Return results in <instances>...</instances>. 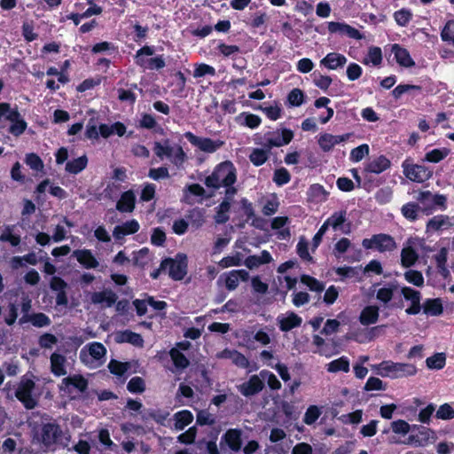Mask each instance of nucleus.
<instances>
[{"mask_svg": "<svg viewBox=\"0 0 454 454\" xmlns=\"http://www.w3.org/2000/svg\"><path fill=\"white\" fill-rule=\"evenodd\" d=\"M433 249L427 245L424 239L419 237H410L403 244L401 251V264L404 268H410L415 265L419 254L427 255Z\"/></svg>", "mask_w": 454, "mask_h": 454, "instance_id": "1", "label": "nucleus"}, {"mask_svg": "<svg viewBox=\"0 0 454 454\" xmlns=\"http://www.w3.org/2000/svg\"><path fill=\"white\" fill-rule=\"evenodd\" d=\"M237 179L236 168L231 161L218 164L211 175L207 176L205 184L209 188L218 189L222 186L231 188Z\"/></svg>", "mask_w": 454, "mask_h": 454, "instance_id": "2", "label": "nucleus"}, {"mask_svg": "<svg viewBox=\"0 0 454 454\" xmlns=\"http://www.w3.org/2000/svg\"><path fill=\"white\" fill-rule=\"evenodd\" d=\"M372 370L381 377L391 379L413 376L418 372L417 367L412 364L395 363L391 360L373 364Z\"/></svg>", "mask_w": 454, "mask_h": 454, "instance_id": "3", "label": "nucleus"}, {"mask_svg": "<svg viewBox=\"0 0 454 454\" xmlns=\"http://www.w3.org/2000/svg\"><path fill=\"white\" fill-rule=\"evenodd\" d=\"M39 395L34 377L28 374L23 375L15 390L17 399L26 409L32 410L36 406Z\"/></svg>", "mask_w": 454, "mask_h": 454, "instance_id": "4", "label": "nucleus"}, {"mask_svg": "<svg viewBox=\"0 0 454 454\" xmlns=\"http://www.w3.org/2000/svg\"><path fill=\"white\" fill-rule=\"evenodd\" d=\"M153 151L160 160L167 158L177 168L183 167L187 159L183 148L177 145H171L168 139L155 142Z\"/></svg>", "mask_w": 454, "mask_h": 454, "instance_id": "5", "label": "nucleus"}, {"mask_svg": "<svg viewBox=\"0 0 454 454\" xmlns=\"http://www.w3.org/2000/svg\"><path fill=\"white\" fill-rule=\"evenodd\" d=\"M106 348L100 342L85 345L80 351L81 361L90 368H97L106 361Z\"/></svg>", "mask_w": 454, "mask_h": 454, "instance_id": "6", "label": "nucleus"}, {"mask_svg": "<svg viewBox=\"0 0 454 454\" xmlns=\"http://www.w3.org/2000/svg\"><path fill=\"white\" fill-rule=\"evenodd\" d=\"M294 133L288 129L268 131L261 137H256L255 143L270 151L273 147H281L289 144Z\"/></svg>", "mask_w": 454, "mask_h": 454, "instance_id": "7", "label": "nucleus"}, {"mask_svg": "<svg viewBox=\"0 0 454 454\" xmlns=\"http://www.w3.org/2000/svg\"><path fill=\"white\" fill-rule=\"evenodd\" d=\"M418 202L421 205V211L427 215L439 208L445 210L447 208V197L443 194H434L430 191H424L419 193Z\"/></svg>", "mask_w": 454, "mask_h": 454, "instance_id": "8", "label": "nucleus"}, {"mask_svg": "<svg viewBox=\"0 0 454 454\" xmlns=\"http://www.w3.org/2000/svg\"><path fill=\"white\" fill-rule=\"evenodd\" d=\"M88 387V380L80 374H73L64 378L59 389L70 398H75L83 394Z\"/></svg>", "mask_w": 454, "mask_h": 454, "instance_id": "9", "label": "nucleus"}, {"mask_svg": "<svg viewBox=\"0 0 454 454\" xmlns=\"http://www.w3.org/2000/svg\"><path fill=\"white\" fill-rule=\"evenodd\" d=\"M161 269L174 280H182L187 273V256L178 254L175 258L165 259L161 262Z\"/></svg>", "mask_w": 454, "mask_h": 454, "instance_id": "10", "label": "nucleus"}, {"mask_svg": "<svg viewBox=\"0 0 454 454\" xmlns=\"http://www.w3.org/2000/svg\"><path fill=\"white\" fill-rule=\"evenodd\" d=\"M402 168L403 175L409 180L416 183H424L433 175L431 169L423 165L413 164L409 159L402 163Z\"/></svg>", "mask_w": 454, "mask_h": 454, "instance_id": "11", "label": "nucleus"}, {"mask_svg": "<svg viewBox=\"0 0 454 454\" xmlns=\"http://www.w3.org/2000/svg\"><path fill=\"white\" fill-rule=\"evenodd\" d=\"M143 54L153 56L154 54L153 47L144 46L136 52L135 62L137 66L143 67L144 69L159 70L166 66L163 56L160 55L156 57H151L148 61H145L142 59Z\"/></svg>", "mask_w": 454, "mask_h": 454, "instance_id": "12", "label": "nucleus"}, {"mask_svg": "<svg viewBox=\"0 0 454 454\" xmlns=\"http://www.w3.org/2000/svg\"><path fill=\"white\" fill-rule=\"evenodd\" d=\"M362 245L365 249H376L379 252L393 251L396 243L393 237L387 234H376L370 239H364Z\"/></svg>", "mask_w": 454, "mask_h": 454, "instance_id": "13", "label": "nucleus"}, {"mask_svg": "<svg viewBox=\"0 0 454 454\" xmlns=\"http://www.w3.org/2000/svg\"><path fill=\"white\" fill-rule=\"evenodd\" d=\"M184 137L192 145L207 153H213L216 152L223 145V142L221 140H213L208 137H198L190 131L185 132Z\"/></svg>", "mask_w": 454, "mask_h": 454, "instance_id": "14", "label": "nucleus"}, {"mask_svg": "<svg viewBox=\"0 0 454 454\" xmlns=\"http://www.w3.org/2000/svg\"><path fill=\"white\" fill-rule=\"evenodd\" d=\"M326 220L333 231H340L342 234H349L351 232V223L348 220L345 210L334 212Z\"/></svg>", "mask_w": 454, "mask_h": 454, "instance_id": "15", "label": "nucleus"}, {"mask_svg": "<svg viewBox=\"0 0 454 454\" xmlns=\"http://www.w3.org/2000/svg\"><path fill=\"white\" fill-rule=\"evenodd\" d=\"M453 222L449 215H437L430 218L426 224V232L432 234L437 231L449 230L453 226Z\"/></svg>", "mask_w": 454, "mask_h": 454, "instance_id": "16", "label": "nucleus"}, {"mask_svg": "<svg viewBox=\"0 0 454 454\" xmlns=\"http://www.w3.org/2000/svg\"><path fill=\"white\" fill-rule=\"evenodd\" d=\"M90 300L91 303L104 309L113 306L117 300V295L112 290L106 289L100 292L91 293L90 294Z\"/></svg>", "mask_w": 454, "mask_h": 454, "instance_id": "17", "label": "nucleus"}, {"mask_svg": "<svg viewBox=\"0 0 454 454\" xmlns=\"http://www.w3.org/2000/svg\"><path fill=\"white\" fill-rule=\"evenodd\" d=\"M277 322L282 332H288L299 327L302 323V318L293 311H287L278 315Z\"/></svg>", "mask_w": 454, "mask_h": 454, "instance_id": "18", "label": "nucleus"}, {"mask_svg": "<svg viewBox=\"0 0 454 454\" xmlns=\"http://www.w3.org/2000/svg\"><path fill=\"white\" fill-rule=\"evenodd\" d=\"M263 382L259 375H253L249 380L237 387L244 396H251L258 394L263 388Z\"/></svg>", "mask_w": 454, "mask_h": 454, "instance_id": "19", "label": "nucleus"}, {"mask_svg": "<svg viewBox=\"0 0 454 454\" xmlns=\"http://www.w3.org/2000/svg\"><path fill=\"white\" fill-rule=\"evenodd\" d=\"M391 53L394 55V59L399 66L405 68H411L415 66V61L411 58L409 51L400 44L394 43L391 46Z\"/></svg>", "mask_w": 454, "mask_h": 454, "instance_id": "20", "label": "nucleus"}, {"mask_svg": "<svg viewBox=\"0 0 454 454\" xmlns=\"http://www.w3.org/2000/svg\"><path fill=\"white\" fill-rule=\"evenodd\" d=\"M350 134H343L335 136L330 133H324L320 135L318 138V145L324 152L331 151L336 145L346 142L349 137Z\"/></svg>", "mask_w": 454, "mask_h": 454, "instance_id": "21", "label": "nucleus"}, {"mask_svg": "<svg viewBox=\"0 0 454 454\" xmlns=\"http://www.w3.org/2000/svg\"><path fill=\"white\" fill-rule=\"evenodd\" d=\"M348 59L339 52H330L320 60V66L328 70H338L343 68Z\"/></svg>", "mask_w": 454, "mask_h": 454, "instance_id": "22", "label": "nucleus"}, {"mask_svg": "<svg viewBox=\"0 0 454 454\" xmlns=\"http://www.w3.org/2000/svg\"><path fill=\"white\" fill-rule=\"evenodd\" d=\"M328 30L333 34H339L347 35L353 39H361L362 35L360 32L346 23L331 21L328 23Z\"/></svg>", "mask_w": 454, "mask_h": 454, "instance_id": "23", "label": "nucleus"}, {"mask_svg": "<svg viewBox=\"0 0 454 454\" xmlns=\"http://www.w3.org/2000/svg\"><path fill=\"white\" fill-rule=\"evenodd\" d=\"M236 193L235 188H229L226 190L225 200L219 205L215 220L217 223H224L229 220L228 212L231 207L230 200Z\"/></svg>", "mask_w": 454, "mask_h": 454, "instance_id": "24", "label": "nucleus"}, {"mask_svg": "<svg viewBox=\"0 0 454 454\" xmlns=\"http://www.w3.org/2000/svg\"><path fill=\"white\" fill-rule=\"evenodd\" d=\"M61 430L56 424L49 423L43 426L41 439L44 445L50 446L56 442L60 436Z\"/></svg>", "mask_w": 454, "mask_h": 454, "instance_id": "25", "label": "nucleus"}, {"mask_svg": "<svg viewBox=\"0 0 454 454\" xmlns=\"http://www.w3.org/2000/svg\"><path fill=\"white\" fill-rule=\"evenodd\" d=\"M140 225L135 219L127 221L121 225L114 227L113 236L115 239L120 240L127 235H131L138 231Z\"/></svg>", "mask_w": 454, "mask_h": 454, "instance_id": "26", "label": "nucleus"}, {"mask_svg": "<svg viewBox=\"0 0 454 454\" xmlns=\"http://www.w3.org/2000/svg\"><path fill=\"white\" fill-rule=\"evenodd\" d=\"M248 272L245 270H231L225 275V286L228 290H235L240 281L248 279Z\"/></svg>", "mask_w": 454, "mask_h": 454, "instance_id": "27", "label": "nucleus"}, {"mask_svg": "<svg viewBox=\"0 0 454 454\" xmlns=\"http://www.w3.org/2000/svg\"><path fill=\"white\" fill-rule=\"evenodd\" d=\"M73 256L86 269H95L98 262L89 249H80L73 252Z\"/></svg>", "mask_w": 454, "mask_h": 454, "instance_id": "28", "label": "nucleus"}, {"mask_svg": "<svg viewBox=\"0 0 454 454\" xmlns=\"http://www.w3.org/2000/svg\"><path fill=\"white\" fill-rule=\"evenodd\" d=\"M7 120L12 122L9 129L10 132L16 137L21 135L27 129V122L20 117L16 108L8 114Z\"/></svg>", "mask_w": 454, "mask_h": 454, "instance_id": "29", "label": "nucleus"}, {"mask_svg": "<svg viewBox=\"0 0 454 454\" xmlns=\"http://www.w3.org/2000/svg\"><path fill=\"white\" fill-rule=\"evenodd\" d=\"M136 195L132 191L123 192L116 204V208L122 213L132 212L135 208Z\"/></svg>", "mask_w": 454, "mask_h": 454, "instance_id": "30", "label": "nucleus"}, {"mask_svg": "<svg viewBox=\"0 0 454 454\" xmlns=\"http://www.w3.org/2000/svg\"><path fill=\"white\" fill-rule=\"evenodd\" d=\"M229 448L233 451H239L241 448V431L229 429L222 437Z\"/></svg>", "mask_w": 454, "mask_h": 454, "instance_id": "31", "label": "nucleus"}, {"mask_svg": "<svg viewBox=\"0 0 454 454\" xmlns=\"http://www.w3.org/2000/svg\"><path fill=\"white\" fill-rule=\"evenodd\" d=\"M67 359L63 355L53 353L51 356V370L55 376H63L67 374Z\"/></svg>", "mask_w": 454, "mask_h": 454, "instance_id": "32", "label": "nucleus"}, {"mask_svg": "<svg viewBox=\"0 0 454 454\" xmlns=\"http://www.w3.org/2000/svg\"><path fill=\"white\" fill-rule=\"evenodd\" d=\"M390 167L389 160L380 155L371 160L365 167V170L374 174H380Z\"/></svg>", "mask_w": 454, "mask_h": 454, "instance_id": "33", "label": "nucleus"}, {"mask_svg": "<svg viewBox=\"0 0 454 454\" xmlns=\"http://www.w3.org/2000/svg\"><path fill=\"white\" fill-rule=\"evenodd\" d=\"M0 240L17 247L20 243V237L14 233V225H4L0 228Z\"/></svg>", "mask_w": 454, "mask_h": 454, "instance_id": "34", "label": "nucleus"}, {"mask_svg": "<svg viewBox=\"0 0 454 454\" xmlns=\"http://www.w3.org/2000/svg\"><path fill=\"white\" fill-rule=\"evenodd\" d=\"M379 318V308L376 306L365 307L360 314L359 321L364 325L375 324Z\"/></svg>", "mask_w": 454, "mask_h": 454, "instance_id": "35", "label": "nucleus"}, {"mask_svg": "<svg viewBox=\"0 0 454 454\" xmlns=\"http://www.w3.org/2000/svg\"><path fill=\"white\" fill-rule=\"evenodd\" d=\"M382 51L380 47L372 46L363 59V64L366 66L379 67L382 62Z\"/></svg>", "mask_w": 454, "mask_h": 454, "instance_id": "36", "label": "nucleus"}, {"mask_svg": "<svg viewBox=\"0 0 454 454\" xmlns=\"http://www.w3.org/2000/svg\"><path fill=\"white\" fill-rule=\"evenodd\" d=\"M328 197V192L325 188L318 184L310 185L308 190V198L310 201L320 203L325 201Z\"/></svg>", "mask_w": 454, "mask_h": 454, "instance_id": "37", "label": "nucleus"}, {"mask_svg": "<svg viewBox=\"0 0 454 454\" xmlns=\"http://www.w3.org/2000/svg\"><path fill=\"white\" fill-rule=\"evenodd\" d=\"M88 165V158L86 155L80 156L76 159L69 160L66 164V171L76 175L82 172Z\"/></svg>", "mask_w": 454, "mask_h": 454, "instance_id": "38", "label": "nucleus"}, {"mask_svg": "<svg viewBox=\"0 0 454 454\" xmlns=\"http://www.w3.org/2000/svg\"><path fill=\"white\" fill-rule=\"evenodd\" d=\"M350 364L347 356H341L338 359L333 360L326 364V370L329 372L336 373L339 372H349Z\"/></svg>", "mask_w": 454, "mask_h": 454, "instance_id": "39", "label": "nucleus"}, {"mask_svg": "<svg viewBox=\"0 0 454 454\" xmlns=\"http://www.w3.org/2000/svg\"><path fill=\"white\" fill-rule=\"evenodd\" d=\"M175 428L176 430H183L185 427L190 425L193 420V415L190 411L183 410L174 415Z\"/></svg>", "mask_w": 454, "mask_h": 454, "instance_id": "40", "label": "nucleus"}, {"mask_svg": "<svg viewBox=\"0 0 454 454\" xmlns=\"http://www.w3.org/2000/svg\"><path fill=\"white\" fill-rule=\"evenodd\" d=\"M116 340L118 342H128L134 346L140 347L143 345V338L140 334L130 332V331H124L121 333H119L116 335Z\"/></svg>", "mask_w": 454, "mask_h": 454, "instance_id": "41", "label": "nucleus"}, {"mask_svg": "<svg viewBox=\"0 0 454 454\" xmlns=\"http://www.w3.org/2000/svg\"><path fill=\"white\" fill-rule=\"evenodd\" d=\"M270 153V151L262 146V148H254L249 154V160L254 166H262L267 161Z\"/></svg>", "mask_w": 454, "mask_h": 454, "instance_id": "42", "label": "nucleus"}, {"mask_svg": "<svg viewBox=\"0 0 454 454\" xmlns=\"http://www.w3.org/2000/svg\"><path fill=\"white\" fill-rule=\"evenodd\" d=\"M421 210V205L414 202H409L403 205L401 213L404 218L410 222H414L419 218V212Z\"/></svg>", "mask_w": 454, "mask_h": 454, "instance_id": "43", "label": "nucleus"}, {"mask_svg": "<svg viewBox=\"0 0 454 454\" xmlns=\"http://www.w3.org/2000/svg\"><path fill=\"white\" fill-rule=\"evenodd\" d=\"M27 321H29L34 326L36 327H43L51 324V319L43 313H35L30 315L27 318L23 317L20 319V324H24Z\"/></svg>", "mask_w": 454, "mask_h": 454, "instance_id": "44", "label": "nucleus"}, {"mask_svg": "<svg viewBox=\"0 0 454 454\" xmlns=\"http://www.w3.org/2000/svg\"><path fill=\"white\" fill-rule=\"evenodd\" d=\"M424 313L430 316H439L442 313V304L440 299H428L423 304Z\"/></svg>", "mask_w": 454, "mask_h": 454, "instance_id": "45", "label": "nucleus"}, {"mask_svg": "<svg viewBox=\"0 0 454 454\" xmlns=\"http://www.w3.org/2000/svg\"><path fill=\"white\" fill-rule=\"evenodd\" d=\"M170 357L173 361L175 367L177 370H184L188 367L189 360L186 356L176 348H173L169 352Z\"/></svg>", "mask_w": 454, "mask_h": 454, "instance_id": "46", "label": "nucleus"}, {"mask_svg": "<svg viewBox=\"0 0 454 454\" xmlns=\"http://www.w3.org/2000/svg\"><path fill=\"white\" fill-rule=\"evenodd\" d=\"M426 364L428 369L441 370L446 364V355L444 353H435L426 359Z\"/></svg>", "mask_w": 454, "mask_h": 454, "instance_id": "47", "label": "nucleus"}, {"mask_svg": "<svg viewBox=\"0 0 454 454\" xmlns=\"http://www.w3.org/2000/svg\"><path fill=\"white\" fill-rule=\"evenodd\" d=\"M287 221V217L278 216L275 217L271 222L272 229L280 230L278 233V237L279 239H285L289 236V231L287 229H283V227L286 224Z\"/></svg>", "mask_w": 454, "mask_h": 454, "instance_id": "48", "label": "nucleus"}, {"mask_svg": "<svg viewBox=\"0 0 454 454\" xmlns=\"http://www.w3.org/2000/svg\"><path fill=\"white\" fill-rule=\"evenodd\" d=\"M370 153V148L367 144H363L351 150L349 160L352 162H359Z\"/></svg>", "mask_w": 454, "mask_h": 454, "instance_id": "49", "label": "nucleus"}, {"mask_svg": "<svg viewBox=\"0 0 454 454\" xmlns=\"http://www.w3.org/2000/svg\"><path fill=\"white\" fill-rule=\"evenodd\" d=\"M301 282L312 292L321 293L325 289V286L322 282L309 275H302L301 277Z\"/></svg>", "mask_w": 454, "mask_h": 454, "instance_id": "50", "label": "nucleus"}, {"mask_svg": "<svg viewBox=\"0 0 454 454\" xmlns=\"http://www.w3.org/2000/svg\"><path fill=\"white\" fill-rule=\"evenodd\" d=\"M260 376L262 382L265 380L268 386L273 389L278 390L281 388V382L278 380L275 374L270 371L262 370L260 372Z\"/></svg>", "mask_w": 454, "mask_h": 454, "instance_id": "51", "label": "nucleus"}, {"mask_svg": "<svg viewBox=\"0 0 454 454\" xmlns=\"http://www.w3.org/2000/svg\"><path fill=\"white\" fill-rule=\"evenodd\" d=\"M404 279L416 286H422L424 285V277L419 270H409L403 274Z\"/></svg>", "mask_w": 454, "mask_h": 454, "instance_id": "52", "label": "nucleus"}, {"mask_svg": "<svg viewBox=\"0 0 454 454\" xmlns=\"http://www.w3.org/2000/svg\"><path fill=\"white\" fill-rule=\"evenodd\" d=\"M239 120L242 121L241 123L250 129H255L261 124V118L254 114L243 113L239 116Z\"/></svg>", "mask_w": 454, "mask_h": 454, "instance_id": "53", "label": "nucleus"}, {"mask_svg": "<svg viewBox=\"0 0 454 454\" xmlns=\"http://www.w3.org/2000/svg\"><path fill=\"white\" fill-rule=\"evenodd\" d=\"M449 153V151L443 149H434L427 152L425 155V160L428 162L437 163L443 160Z\"/></svg>", "mask_w": 454, "mask_h": 454, "instance_id": "54", "label": "nucleus"}, {"mask_svg": "<svg viewBox=\"0 0 454 454\" xmlns=\"http://www.w3.org/2000/svg\"><path fill=\"white\" fill-rule=\"evenodd\" d=\"M441 38L443 42L454 45V20H451L446 22L441 32Z\"/></svg>", "mask_w": 454, "mask_h": 454, "instance_id": "55", "label": "nucleus"}, {"mask_svg": "<svg viewBox=\"0 0 454 454\" xmlns=\"http://www.w3.org/2000/svg\"><path fill=\"white\" fill-rule=\"evenodd\" d=\"M395 287L393 286H386L376 291V298L383 303L390 301L394 295Z\"/></svg>", "mask_w": 454, "mask_h": 454, "instance_id": "56", "label": "nucleus"}, {"mask_svg": "<svg viewBox=\"0 0 454 454\" xmlns=\"http://www.w3.org/2000/svg\"><path fill=\"white\" fill-rule=\"evenodd\" d=\"M242 262V255L239 253H236L232 255H228L223 257L219 262L218 265L223 268H230L233 266H239Z\"/></svg>", "mask_w": 454, "mask_h": 454, "instance_id": "57", "label": "nucleus"}, {"mask_svg": "<svg viewBox=\"0 0 454 454\" xmlns=\"http://www.w3.org/2000/svg\"><path fill=\"white\" fill-rule=\"evenodd\" d=\"M215 74V69L214 67L209 66L205 63H200L195 65V68L193 71V76L195 78L203 77L205 75L214 76Z\"/></svg>", "mask_w": 454, "mask_h": 454, "instance_id": "58", "label": "nucleus"}, {"mask_svg": "<svg viewBox=\"0 0 454 454\" xmlns=\"http://www.w3.org/2000/svg\"><path fill=\"white\" fill-rule=\"evenodd\" d=\"M25 162L33 170L42 171L43 169V162L41 160V158L35 153L27 154Z\"/></svg>", "mask_w": 454, "mask_h": 454, "instance_id": "59", "label": "nucleus"}, {"mask_svg": "<svg viewBox=\"0 0 454 454\" xmlns=\"http://www.w3.org/2000/svg\"><path fill=\"white\" fill-rule=\"evenodd\" d=\"M394 18L399 26L405 27L411 21L412 13L410 10L401 9L394 13Z\"/></svg>", "mask_w": 454, "mask_h": 454, "instance_id": "60", "label": "nucleus"}, {"mask_svg": "<svg viewBox=\"0 0 454 454\" xmlns=\"http://www.w3.org/2000/svg\"><path fill=\"white\" fill-rule=\"evenodd\" d=\"M336 274L341 278V280L345 278H355L358 277L359 270L356 267H339L335 270Z\"/></svg>", "mask_w": 454, "mask_h": 454, "instance_id": "61", "label": "nucleus"}, {"mask_svg": "<svg viewBox=\"0 0 454 454\" xmlns=\"http://www.w3.org/2000/svg\"><path fill=\"white\" fill-rule=\"evenodd\" d=\"M391 429L396 434L406 435L410 430L411 426L403 419H397L391 423Z\"/></svg>", "mask_w": 454, "mask_h": 454, "instance_id": "62", "label": "nucleus"}, {"mask_svg": "<svg viewBox=\"0 0 454 454\" xmlns=\"http://www.w3.org/2000/svg\"><path fill=\"white\" fill-rule=\"evenodd\" d=\"M313 75V82L315 86H317L322 90H327L333 82L332 78L328 75H323L316 73H314Z\"/></svg>", "mask_w": 454, "mask_h": 454, "instance_id": "63", "label": "nucleus"}, {"mask_svg": "<svg viewBox=\"0 0 454 454\" xmlns=\"http://www.w3.org/2000/svg\"><path fill=\"white\" fill-rule=\"evenodd\" d=\"M320 415V409L316 405H311L307 409L304 414L303 421L307 425H311L319 418Z\"/></svg>", "mask_w": 454, "mask_h": 454, "instance_id": "64", "label": "nucleus"}]
</instances>
